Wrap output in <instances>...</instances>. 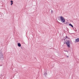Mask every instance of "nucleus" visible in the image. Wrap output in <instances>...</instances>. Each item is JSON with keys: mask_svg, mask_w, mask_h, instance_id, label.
I'll list each match as a JSON object with an SVG mask.
<instances>
[{"mask_svg": "<svg viewBox=\"0 0 79 79\" xmlns=\"http://www.w3.org/2000/svg\"><path fill=\"white\" fill-rule=\"evenodd\" d=\"M3 54H0V57L1 58H3Z\"/></svg>", "mask_w": 79, "mask_h": 79, "instance_id": "20e7f679", "label": "nucleus"}, {"mask_svg": "<svg viewBox=\"0 0 79 79\" xmlns=\"http://www.w3.org/2000/svg\"><path fill=\"white\" fill-rule=\"evenodd\" d=\"M67 57H69V56H67Z\"/></svg>", "mask_w": 79, "mask_h": 79, "instance_id": "f8f14e48", "label": "nucleus"}, {"mask_svg": "<svg viewBox=\"0 0 79 79\" xmlns=\"http://www.w3.org/2000/svg\"><path fill=\"white\" fill-rule=\"evenodd\" d=\"M47 72L44 73V76H47Z\"/></svg>", "mask_w": 79, "mask_h": 79, "instance_id": "0eeeda50", "label": "nucleus"}, {"mask_svg": "<svg viewBox=\"0 0 79 79\" xmlns=\"http://www.w3.org/2000/svg\"><path fill=\"white\" fill-rule=\"evenodd\" d=\"M76 31H77V30H76Z\"/></svg>", "mask_w": 79, "mask_h": 79, "instance_id": "9b49d317", "label": "nucleus"}, {"mask_svg": "<svg viewBox=\"0 0 79 79\" xmlns=\"http://www.w3.org/2000/svg\"><path fill=\"white\" fill-rule=\"evenodd\" d=\"M10 2H11V4H13V1H11Z\"/></svg>", "mask_w": 79, "mask_h": 79, "instance_id": "6e6552de", "label": "nucleus"}, {"mask_svg": "<svg viewBox=\"0 0 79 79\" xmlns=\"http://www.w3.org/2000/svg\"><path fill=\"white\" fill-rule=\"evenodd\" d=\"M69 26H71V27L73 28V25H72V24H71L70 23L69 24Z\"/></svg>", "mask_w": 79, "mask_h": 79, "instance_id": "423d86ee", "label": "nucleus"}, {"mask_svg": "<svg viewBox=\"0 0 79 79\" xmlns=\"http://www.w3.org/2000/svg\"><path fill=\"white\" fill-rule=\"evenodd\" d=\"M75 43H77V42H79V38H77L76 39L75 41Z\"/></svg>", "mask_w": 79, "mask_h": 79, "instance_id": "7ed1b4c3", "label": "nucleus"}, {"mask_svg": "<svg viewBox=\"0 0 79 79\" xmlns=\"http://www.w3.org/2000/svg\"><path fill=\"white\" fill-rule=\"evenodd\" d=\"M70 42L71 41L69 40L66 42V44L69 48H70Z\"/></svg>", "mask_w": 79, "mask_h": 79, "instance_id": "f03ea898", "label": "nucleus"}, {"mask_svg": "<svg viewBox=\"0 0 79 79\" xmlns=\"http://www.w3.org/2000/svg\"><path fill=\"white\" fill-rule=\"evenodd\" d=\"M11 5H12V4H11Z\"/></svg>", "mask_w": 79, "mask_h": 79, "instance_id": "9d476101", "label": "nucleus"}, {"mask_svg": "<svg viewBox=\"0 0 79 79\" xmlns=\"http://www.w3.org/2000/svg\"><path fill=\"white\" fill-rule=\"evenodd\" d=\"M18 47H21V44L19 43H18Z\"/></svg>", "mask_w": 79, "mask_h": 79, "instance_id": "39448f33", "label": "nucleus"}, {"mask_svg": "<svg viewBox=\"0 0 79 79\" xmlns=\"http://www.w3.org/2000/svg\"><path fill=\"white\" fill-rule=\"evenodd\" d=\"M60 21L62 23H64L65 22V19L62 16H60Z\"/></svg>", "mask_w": 79, "mask_h": 79, "instance_id": "f257e3e1", "label": "nucleus"}, {"mask_svg": "<svg viewBox=\"0 0 79 79\" xmlns=\"http://www.w3.org/2000/svg\"><path fill=\"white\" fill-rule=\"evenodd\" d=\"M66 38H68V37L67 36H66Z\"/></svg>", "mask_w": 79, "mask_h": 79, "instance_id": "1a4fd4ad", "label": "nucleus"}]
</instances>
